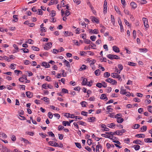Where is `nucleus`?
<instances>
[{"label":"nucleus","mask_w":152,"mask_h":152,"mask_svg":"<svg viewBox=\"0 0 152 152\" xmlns=\"http://www.w3.org/2000/svg\"><path fill=\"white\" fill-rule=\"evenodd\" d=\"M105 81L107 82L110 83L112 85H116L117 82V81L114 80H113L111 78H108L105 80Z\"/></svg>","instance_id":"f257e3e1"},{"label":"nucleus","mask_w":152,"mask_h":152,"mask_svg":"<svg viewBox=\"0 0 152 152\" xmlns=\"http://www.w3.org/2000/svg\"><path fill=\"white\" fill-rule=\"evenodd\" d=\"M107 56L108 58L111 60H112L113 59H120V57L118 56L114 55L108 54L107 55Z\"/></svg>","instance_id":"f03ea898"},{"label":"nucleus","mask_w":152,"mask_h":152,"mask_svg":"<svg viewBox=\"0 0 152 152\" xmlns=\"http://www.w3.org/2000/svg\"><path fill=\"white\" fill-rule=\"evenodd\" d=\"M66 115H64L65 116H66L67 118H75V121H77V118L78 117L77 116H75L73 114H70L69 113H66Z\"/></svg>","instance_id":"7ed1b4c3"},{"label":"nucleus","mask_w":152,"mask_h":152,"mask_svg":"<svg viewBox=\"0 0 152 152\" xmlns=\"http://www.w3.org/2000/svg\"><path fill=\"white\" fill-rule=\"evenodd\" d=\"M142 20L144 22V26L146 27V29L147 28H148L149 27V26L148 24L147 19L146 18H142Z\"/></svg>","instance_id":"20e7f679"},{"label":"nucleus","mask_w":152,"mask_h":152,"mask_svg":"<svg viewBox=\"0 0 152 152\" xmlns=\"http://www.w3.org/2000/svg\"><path fill=\"white\" fill-rule=\"evenodd\" d=\"M52 44L51 42L47 43L46 45L44 47V49L46 50H48L52 47Z\"/></svg>","instance_id":"39448f33"},{"label":"nucleus","mask_w":152,"mask_h":152,"mask_svg":"<svg viewBox=\"0 0 152 152\" xmlns=\"http://www.w3.org/2000/svg\"><path fill=\"white\" fill-rule=\"evenodd\" d=\"M113 49L114 52L116 53H119L120 51L119 48L115 45L113 46Z\"/></svg>","instance_id":"423d86ee"},{"label":"nucleus","mask_w":152,"mask_h":152,"mask_svg":"<svg viewBox=\"0 0 152 152\" xmlns=\"http://www.w3.org/2000/svg\"><path fill=\"white\" fill-rule=\"evenodd\" d=\"M64 35L65 37H67L69 36H72L73 35V34L72 32H69L68 31H64Z\"/></svg>","instance_id":"0eeeda50"},{"label":"nucleus","mask_w":152,"mask_h":152,"mask_svg":"<svg viewBox=\"0 0 152 152\" xmlns=\"http://www.w3.org/2000/svg\"><path fill=\"white\" fill-rule=\"evenodd\" d=\"M91 18L93 22H94L97 23H99V20L96 18H95V17L92 16L91 17Z\"/></svg>","instance_id":"6e6552de"},{"label":"nucleus","mask_w":152,"mask_h":152,"mask_svg":"<svg viewBox=\"0 0 152 152\" xmlns=\"http://www.w3.org/2000/svg\"><path fill=\"white\" fill-rule=\"evenodd\" d=\"M26 95L28 97L31 98L33 96L32 94L29 91L26 92Z\"/></svg>","instance_id":"1a4fd4ad"},{"label":"nucleus","mask_w":152,"mask_h":152,"mask_svg":"<svg viewBox=\"0 0 152 152\" xmlns=\"http://www.w3.org/2000/svg\"><path fill=\"white\" fill-rule=\"evenodd\" d=\"M95 121V118L94 117H91L88 118V121L89 122H93Z\"/></svg>","instance_id":"9d476101"},{"label":"nucleus","mask_w":152,"mask_h":152,"mask_svg":"<svg viewBox=\"0 0 152 152\" xmlns=\"http://www.w3.org/2000/svg\"><path fill=\"white\" fill-rule=\"evenodd\" d=\"M100 99H105V100H108V98L106 96L105 94H103L101 95Z\"/></svg>","instance_id":"9b49d317"},{"label":"nucleus","mask_w":152,"mask_h":152,"mask_svg":"<svg viewBox=\"0 0 152 152\" xmlns=\"http://www.w3.org/2000/svg\"><path fill=\"white\" fill-rule=\"evenodd\" d=\"M130 5L132 8L133 9H135L137 7V5L136 3L134 2H132L130 3Z\"/></svg>","instance_id":"f8f14e48"},{"label":"nucleus","mask_w":152,"mask_h":152,"mask_svg":"<svg viewBox=\"0 0 152 152\" xmlns=\"http://www.w3.org/2000/svg\"><path fill=\"white\" fill-rule=\"evenodd\" d=\"M64 62L65 63L66 66H67V67L70 68V65L69 63V62L67 61V60L64 59Z\"/></svg>","instance_id":"ddd939ff"},{"label":"nucleus","mask_w":152,"mask_h":152,"mask_svg":"<svg viewBox=\"0 0 152 152\" xmlns=\"http://www.w3.org/2000/svg\"><path fill=\"white\" fill-rule=\"evenodd\" d=\"M117 122L118 123H121L124 121V119L122 118H117Z\"/></svg>","instance_id":"4468645a"},{"label":"nucleus","mask_w":152,"mask_h":152,"mask_svg":"<svg viewBox=\"0 0 152 152\" xmlns=\"http://www.w3.org/2000/svg\"><path fill=\"white\" fill-rule=\"evenodd\" d=\"M118 134L119 135H121L123 133L126 132V131L124 129H122L120 130H118Z\"/></svg>","instance_id":"2eb2a0df"},{"label":"nucleus","mask_w":152,"mask_h":152,"mask_svg":"<svg viewBox=\"0 0 152 152\" xmlns=\"http://www.w3.org/2000/svg\"><path fill=\"white\" fill-rule=\"evenodd\" d=\"M144 141L146 142H152V138L145 139Z\"/></svg>","instance_id":"dca6fc26"},{"label":"nucleus","mask_w":152,"mask_h":152,"mask_svg":"<svg viewBox=\"0 0 152 152\" xmlns=\"http://www.w3.org/2000/svg\"><path fill=\"white\" fill-rule=\"evenodd\" d=\"M41 99L42 100H44L45 102H48L49 101V98H48L47 97H43V98H42Z\"/></svg>","instance_id":"f3484780"},{"label":"nucleus","mask_w":152,"mask_h":152,"mask_svg":"<svg viewBox=\"0 0 152 152\" xmlns=\"http://www.w3.org/2000/svg\"><path fill=\"white\" fill-rule=\"evenodd\" d=\"M87 80L86 78H84L83 79L82 82V85H86L87 84Z\"/></svg>","instance_id":"a211bd4d"},{"label":"nucleus","mask_w":152,"mask_h":152,"mask_svg":"<svg viewBox=\"0 0 152 152\" xmlns=\"http://www.w3.org/2000/svg\"><path fill=\"white\" fill-rule=\"evenodd\" d=\"M13 18H14V19L12 20L13 21H14L15 22H17L18 20V19L17 18V15H13Z\"/></svg>","instance_id":"6ab92c4d"},{"label":"nucleus","mask_w":152,"mask_h":152,"mask_svg":"<svg viewBox=\"0 0 152 152\" xmlns=\"http://www.w3.org/2000/svg\"><path fill=\"white\" fill-rule=\"evenodd\" d=\"M111 20L113 24L114 25L115 23V20L114 17L112 15H111Z\"/></svg>","instance_id":"aec40b11"},{"label":"nucleus","mask_w":152,"mask_h":152,"mask_svg":"<svg viewBox=\"0 0 152 152\" xmlns=\"http://www.w3.org/2000/svg\"><path fill=\"white\" fill-rule=\"evenodd\" d=\"M100 73V71L99 69H97L95 71V74L96 75L98 76H99Z\"/></svg>","instance_id":"412c9836"},{"label":"nucleus","mask_w":152,"mask_h":152,"mask_svg":"<svg viewBox=\"0 0 152 152\" xmlns=\"http://www.w3.org/2000/svg\"><path fill=\"white\" fill-rule=\"evenodd\" d=\"M62 124L64 126H66V125H67L69 126H70L69 122L68 121H64L62 122Z\"/></svg>","instance_id":"4be33fe9"},{"label":"nucleus","mask_w":152,"mask_h":152,"mask_svg":"<svg viewBox=\"0 0 152 152\" xmlns=\"http://www.w3.org/2000/svg\"><path fill=\"white\" fill-rule=\"evenodd\" d=\"M84 42L87 44H92V42L89 40L87 39H85Z\"/></svg>","instance_id":"5701e85b"},{"label":"nucleus","mask_w":152,"mask_h":152,"mask_svg":"<svg viewBox=\"0 0 152 152\" xmlns=\"http://www.w3.org/2000/svg\"><path fill=\"white\" fill-rule=\"evenodd\" d=\"M137 137L139 138H144L145 137V135L143 134H137L135 135Z\"/></svg>","instance_id":"b1692460"},{"label":"nucleus","mask_w":152,"mask_h":152,"mask_svg":"<svg viewBox=\"0 0 152 152\" xmlns=\"http://www.w3.org/2000/svg\"><path fill=\"white\" fill-rule=\"evenodd\" d=\"M110 75V73L108 72H106L104 74V76L105 77H108Z\"/></svg>","instance_id":"393cba45"},{"label":"nucleus","mask_w":152,"mask_h":152,"mask_svg":"<svg viewBox=\"0 0 152 152\" xmlns=\"http://www.w3.org/2000/svg\"><path fill=\"white\" fill-rule=\"evenodd\" d=\"M107 126L110 128H112L115 126V124L113 123H111L108 124Z\"/></svg>","instance_id":"a878e982"},{"label":"nucleus","mask_w":152,"mask_h":152,"mask_svg":"<svg viewBox=\"0 0 152 152\" xmlns=\"http://www.w3.org/2000/svg\"><path fill=\"white\" fill-rule=\"evenodd\" d=\"M31 48L33 50L38 51L39 50V48L34 46H32L31 47Z\"/></svg>","instance_id":"bb28decb"},{"label":"nucleus","mask_w":152,"mask_h":152,"mask_svg":"<svg viewBox=\"0 0 152 152\" xmlns=\"http://www.w3.org/2000/svg\"><path fill=\"white\" fill-rule=\"evenodd\" d=\"M73 43L77 46H79L80 45V43L78 42L77 40H73Z\"/></svg>","instance_id":"cd10ccee"},{"label":"nucleus","mask_w":152,"mask_h":152,"mask_svg":"<svg viewBox=\"0 0 152 152\" xmlns=\"http://www.w3.org/2000/svg\"><path fill=\"white\" fill-rule=\"evenodd\" d=\"M139 50L140 52H146L148 51L147 49L146 48H140Z\"/></svg>","instance_id":"c85d7f7f"},{"label":"nucleus","mask_w":152,"mask_h":152,"mask_svg":"<svg viewBox=\"0 0 152 152\" xmlns=\"http://www.w3.org/2000/svg\"><path fill=\"white\" fill-rule=\"evenodd\" d=\"M75 144L77 147L79 148H82L80 143L79 142H75Z\"/></svg>","instance_id":"c756f323"},{"label":"nucleus","mask_w":152,"mask_h":152,"mask_svg":"<svg viewBox=\"0 0 152 152\" xmlns=\"http://www.w3.org/2000/svg\"><path fill=\"white\" fill-rule=\"evenodd\" d=\"M33 41L31 39H29L28 41L26 42V43H28L30 44H33Z\"/></svg>","instance_id":"7c9ffc66"},{"label":"nucleus","mask_w":152,"mask_h":152,"mask_svg":"<svg viewBox=\"0 0 152 152\" xmlns=\"http://www.w3.org/2000/svg\"><path fill=\"white\" fill-rule=\"evenodd\" d=\"M115 10L119 14H121V12L120 11L118 10V7L116 6H115L114 7Z\"/></svg>","instance_id":"2f4dec72"},{"label":"nucleus","mask_w":152,"mask_h":152,"mask_svg":"<svg viewBox=\"0 0 152 152\" xmlns=\"http://www.w3.org/2000/svg\"><path fill=\"white\" fill-rule=\"evenodd\" d=\"M128 64L129 66H135L136 64L131 62H128Z\"/></svg>","instance_id":"473e14b6"},{"label":"nucleus","mask_w":152,"mask_h":152,"mask_svg":"<svg viewBox=\"0 0 152 152\" xmlns=\"http://www.w3.org/2000/svg\"><path fill=\"white\" fill-rule=\"evenodd\" d=\"M50 14L51 15V16L52 17L55 16L56 15V11L54 10L52 11Z\"/></svg>","instance_id":"72a5a7b5"},{"label":"nucleus","mask_w":152,"mask_h":152,"mask_svg":"<svg viewBox=\"0 0 152 152\" xmlns=\"http://www.w3.org/2000/svg\"><path fill=\"white\" fill-rule=\"evenodd\" d=\"M62 92L64 94H67L68 93V90L64 88H63L62 89Z\"/></svg>","instance_id":"f704fd0d"},{"label":"nucleus","mask_w":152,"mask_h":152,"mask_svg":"<svg viewBox=\"0 0 152 152\" xmlns=\"http://www.w3.org/2000/svg\"><path fill=\"white\" fill-rule=\"evenodd\" d=\"M134 148L136 151L139 150L140 148V146L138 145H134Z\"/></svg>","instance_id":"c9c22d12"},{"label":"nucleus","mask_w":152,"mask_h":152,"mask_svg":"<svg viewBox=\"0 0 152 152\" xmlns=\"http://www.w3.org/2000/svg\"><path fill=\"white\" fill-rule=\"evenodd\" d=\"M141 142V141H140V140H134V141L133 142L134 143H135V144H140V142Z\"/></svg>","instance_id":"e433bc0d"},{"label":"nucleus","mask_w":152,"mask_h":152,"mask_svg":"<svg viewBox=\"0 0 152 152\" xmlns=\"http://www.w3.org/2000/svg\"><path fill=\"white\" fill-rule=\"evenodd\" d=\"M101 135L102 137H104L106 138H107L109 139L111 138V136L107 135L105 134H101Z\"/></svg>","instance_id":"4c0bfd02"},{"label":"nucleus","mask_w":152,"mask_h":152,"mask_svg":"<svg viewBox=\"0 0 152 152\" xmlns=\"http://www.w3.org/2000/svg\"><path fill=\"white\" fill-rule=\"evenodd\" d=\"M90 38L92 41H94L96 39V37L94 35L92 36H91Z\"/></svg>","instance_id":"58836bf2"},{"label":"nucleus","mask_w":152,"mask_h":152,"mask_svg":"<svg viewBox=\"0 0 152 152\" xmlns=\"http://www.w3.org/2000/svg\"><path fill=\"white\" fill-rule=\"evenodd\" d=\"M111 105L108 106L107 107V110H109V112H112L113 109L111 108Z\"/></svg>","instance_id":"ea45409f"},{"label":"nucleus","mask_w":152,"mask_h":152,"mask_svg":"<svg viewBox=\"0 0 152 152\" xmlns=\"http://www.w3.org/2000/svg\"><path fill=\"white\" fill-rule=\"evenodd\" d=\"M48 134L50 136L53 137H55V135L54 134H53L52 132L50 131L48 132Z\"/></svg>","instance_id":"a19ab883"},{"label":"nucleus","mask_w":152,"mask_h":152,"mask_svg":"<svg viewBox=\"0 0 152 152\" xmlns=\"http://www.w3.org/2000/svg\"><path fill=\"white\" fill-rule=\"evenodd\" d=\"M11 139L13 141H15L16 140L15 136L14 135H11Z\"/></svg>","instance_id":"79ce46f5"},{"label":"nucleus","mask_w":152,"mask_h":152,"mask_svg":"<svg viewBox=\"0 0 152 152\" xmlns=\"http://www.w3.org/2000/svg\"><path fill=\"white\" fill-rule=\"evenodd\" d=\"M46 149L47 150L49 151H54L55 150V149L54 148L49 147H47Z\"/></svg>","instance_id":"37998d69"},{"label":"nucleus","mask_w":152,"mask_h":152,"mask_svg":"<svg viewBox=\"0 0 152 152\" xmlns=\"http://www.w3.org/2000/svg\"><path fill=\"white\" fill-rule=\"evenodd\" d=\"M65 1L63 0L61 1V6L60 7L61 8L62 7H64L65 6V5H64L65 4Z\"/></svg>","instance_id":"c03bdc74"},{"label":"nucleus","mask_w":152,"mask_h":152,"mask_svg":"<svg viewBox=\"0 0 152 152\" xmlns=\"http://www.w3.org/2000/svg\"><path fill=\"white\" fill-rule=\"evenodd\" d=\"M148 110L149 112L152 113V106H148Z\"/></svg>","instance_id":"a18cd8bd"},{"label":"nucleus","mask_w":152,"mask_h":152,"mask_svg":"<svg viewBox=\"0 0 152 152\" xmlns=\"http://www.w3.org/2000/svg\"><path fill=\"white\" fill-rule=\"evenodd\" d=\"M118 67L120 70H122L123 68V66L121 64H119L118 65Z\"/></svg>","instance_id":"49530a36"},{"label":"nucleus","mask_w":152,"mask_h":152,"mask_svg":"<svg viewBox=\"0 0 152 152\" xmlns=\"http://www.w3.org/2000/svg\"><path fill=\"white\" fill-rule=\"evenodd\" d=\"M81 113L82 115H83L84 116H87V114L88 113L87 112H85L84 111H82L81 112Z\"/></svg>","instance_id":"de8ad7c7"},{"label":"nucleus","mask_w":152,"mask_h":152,"mask_svg":"<svg viewBox=\"0 0 152 152\" xmlns=\"http://www.w3.org/2000/svg\"><path fill=\"white\" fill-rule=\"evenodd\" d=\"M147 126H143L142 128H141V130H143L142 132L145 131L147 130Z\"/></svg>","instance_id":"09e8293b"},{"label":"nucleus","mask_w":152,"mask_h":152,"mask_svg":"<svg viewBox=\"0 0 152 152\" xmlns=\"http://www.w3.org/2000/svg\"><path fill=\"white\" fill-rule=\"evenodd\" d=\"M96 86L98 88H100L102 86V84L101 83H97L96 85Z\"/></svg>","instance_id":"8fccbe9b"},{"label":"nucleus","mask_w":152,"mask_h":152,"mask_svg":"<svg viewBox=\"0 0 152 152\" xmlns=\"http://www.w3.org/2000/svg\"><path fill=\"white\" fill-rule=\"evenodd\" d=\"M102 86H103V87L106 88L107 87V83H105V82H102Z\"/></svg>","instance_id":"3c124183"},{"label":"nucleus","mask_w":152,"mask_h":152,"mask_svg":"<svg viewBox=\"0 0 152 152\" xmlns=\"http://www.w3.org/2000/svg\"><path fill=\"white\" fill-rule=\"evenodd\" d=\"M50 107H51V108L53 110H56L57 111H58L59 110V108L58 107H55L54 106L52 105L50 106Z\"/></svg>","instance_id":"603ef678"},{"label":"nucleus","mask_w":152,"mask_h":152,"mask_svg":"<svg viewBox=\"0 0 152 152\" xmlns=\"http://www.w3.org/2000/svg\"><path fill=\"white\" fill-rule=\"evenodd\" d=\"M87 143L89 145H90L92 143V140L91 139H88L87 141Z\"/></svg>","instance_id":"864d4df0"},{"label":"nucleus","mask_w":152,"mask_h":152,"mask_svg":"<svg viewBox=\"0 0 152 152\" xmlns=\"http://www.w3.org/2000/svg\"><path fill=\"white\" fill-rule=\"evenodd\" d=\"M39 134L43 138H45V137L47 136L46 134H44L43 133H39Z\"/></svg>","instance_id":"5fc2aeb1"},{"label":"nucleus","mask_w":152,"mask_h":152,"mask_svg":"<svg viewBox=\"0 0 152 152\" xmlns=\"http://www.w3.org/2000/svg\"><path fill=\"white\" fill-rule=\"evenodd\" d=\"M140 2L142 4H146L147 2V1L145 0H140Z\"/></svg>","instance_id":"6e6d98bb"},{"label":"nucleus","mask_w":152,"mask_h":152,"mask_svg":"<svg viewBox=\"0 0 152 152\" xmlns=\"http://www.w3.org/2000/svg\"><path fill=\"white\" fill-rule=\"evenodd\" d=\"M50 21L51 22H55L56 21L54 18H51L50 19Z\"/></svg>","instance_id":"4d7b16f0"},{"label":"nucleus","mask_w":152,"mask_h":152,"mask_svg":"<svg viewBox=\"0 0 152 152\" xmlns=\"http://www.w3.org/2000/svg\"><path fill=\"white\" fill-rule=\"evenodd\" d=\"M58 138L60 140H61L63 139L64 135L62 134H58Z\"/></svg>","instance_id":"13d9d810"},{"label":"nucleus","mask_w":152,"mask_h":152,"mask_svg":"<svg viewBox=\"0 0 152 152\" xmlns=\"http://www.w3.org/2000/svg\"><path fill=\"white\" fill-rule=\"evenodd\" d=\"M122 116V114L121 113H118L115 116V118H121L119 117H121Z\"/></svg>","instance_id":"bf43d9fd"},{"label":"nucleus","mask_w":152,"mask_h":152,"mask_svg":"<svg viewBox=\"0 0 152 152\" xmlns=\"http://www.w3.org/2000/svg\"><path fill=\"white\" fill-rule=\"evenodd\" d=\"M30 62L28 60H25L24 62V64L26 65H28L30 64Z\"/></svg>","instance_id":"052dcab7"},{"label":"nucleus","mask_w":152,"mask_h":152,"mask_svg":"<svg viewBox=\"0 0 152 152\" xmlns=\"http://www.w3.org/2000/svg\"><path fill=\"white\" fill-rule=\"evenodd\" d=\"M48 115L49 117L51 119V118H52L53 117V115L52 113L51 112H49L48 113Z\"/></svg>","instance_id":"680f3d73"},{"label":"nucleus","mask_w":152,"mask_h":152,"mask_svg":"<svg viewBox=\"0 0 152 152\" xmlns=\"http://www.w3.org/2000/svg\"><path fill=\"white\" fill-rule=\"evenodd\" d=\"M38 14L39 15H42L43 12L41 9H38Z\"/></svg>","instance_id":"e2e57ef3"},{"label":"nucleus","mask_w":152,"mask_h":152,"mask_svg":"<svg viewBox=\"0 0 152 152\" xmlns=\"http://www.w3.org/2000/svg\"><path fill=\"white\" fill-rule=\"evenodd\" d=\"M118 23L120 26H122V22L120 18H118Z\"/></svg>","instance_id":"0e129e2a"},{"label":"nucleus","mask_w":152,"mask_h":152,"mask_svg":"<svg viewBox=\"0 0 152 152\" xmlns=\"http://www.w3.org/2000/svg\"><path fill=\"white\" fill-rule=\"evenodd\" d=\"M99 33L98 30L97 29H94L93 30V33L95 34H97Z\"/></svg>","instance_id":"69168bd1"},{"label":"nucleus","mask_w":152,"mask_h":152,"mask_svg":"<svg viewBox=\"0 0 152 152\" xmlns=\"http://www.w3.org/2000/svg\"><path fill=\"white\" fill-rule=\"evenodd\" d=\"M5 60H6L8 62L10 61V59L9 58L7 57L6 56H4L3 57V58Z\"/></svg>","instance_id":"338daca9"},{"label":"nucleus","mask_w":152,"mask_h":152,"mask_svg":"<svg viewBox=\"0 0 152 152\" xmlns=\"http://www.w3.org/2000/svg\"><path fill=\"white\" fill-rule=\"evenodd\" d=\"M140 126V125L139 124H135L134 126V129H138V128Z\"/></svg>","instance_id":"774afa93"}]
</instances>
